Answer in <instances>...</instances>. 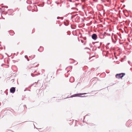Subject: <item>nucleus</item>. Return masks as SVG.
Wrapping results in <instances>:
<instances>
[{
	"label": "nucleus",
	"instance_id": "nucleus-8",
	"mask_svg": "<svg viewBox=\"0 0 132 132\" xmlns=\"http://www.w3.org/2000/svg\"><path fill=\"white\" fill-rule=\"evenodd\" d=\"M70 2H71L72 1H71V0H70Z\"/></svg>",
	"mask_w": 132,
	"mask_h": 132
},
{
	"label": "nucleus",
	"instance_id": "nucleus-5",
	"mask_svg": "<svg viewBox=\"0 0 132 132\" xmlns=\"http://www.w3.org/2000/svg\"><path fill=\"white\" fill-rule=\"evenodd\" d=\"M89 125L90 126H93L94 125H95L92 122H90V123H89Z\"/></svg>",
	"mask_w": 132,
	"mask_h": 132
},
{
	"label": "nucleus",
	"instance_id": "nucleus-6",
	"mask_svg": "<svg viewBox=\"0 0 132 132\" xmlns=\"http://www.w3.org/2000/svg\"><path fill=\"white\" fill-rule=\"evenodd\" d=\"M81 42H82V43H83V40H81Z\"/></svg>",
	"mask_w": 132,
	"mask_h": 132
},
{
	"label": "nucleus",
	"instance_id": "nucleus-1",
	"mask_svg": "<svg viewBox=\"0 0 132 132\" xmlns=\"http://www.w3.org/2000/svg\"><path fill=\"white\" fill-rule=\"evenodd\" d=\"M125 75V73H122L116 74V76L117 78L118 79L122 78Z\"/></svg>",
	"mask_w": 132,
	"mask_h": 132
},
{
	"label": "nucleus",
	"instance_id": "nucleus-4",
	"mask_svg": "<svg viewBox=\"0 0 132 132\" xmlns=\"http://www.w3.org/2000/svg\"><path fill=\"white\" fill-rule=\"evenodd\" d=\"M15 91V88L14 87H12L11 88L10 91L12 93H14Z\"/></svg>",
	"mask_w": 132,
	"mask_h": 132
},
{
	"label": "nucleus",
	"instance_id": "nucleus-3",
	"mask_svg": "<svg viewBox=\"0 0 132 132\" xmlns=\"http://www.w3.org/2000/svg\"><path fill=\"white\" fill-rule=\"evenodd\" d=\"M92 37L93 39L95 40L97 38V35L95 34H93L92 35Z\"/></svg>",
	"mask_w": 132,
	"mask_h": 132
},
{
	"label": "nucleus",
	"instance_id": "nucleus-7",
	"mask_svg": "<svg viewBox=\"0 0 132 132\" xmlns=\"http://www.w3.org/2000/svg\"><path fill=\"white\" fill-rule=\"evenodd\" d=\"M25 57L26 58L27 57V56H25Z\"/></svg>",
	"mask_w": 132,
	"mask_h": 132
},
{
	"label": "nucleus",
	"instance_id": "nucleus-2",
	"mask_svg": "<svg viewBox=\"0 0 132 132\" xmlns=\"http://www.w3.org/2000/svg\"><path fill=\"white\" fill-rule=\"evenodd\" d=\"M86 93H81L79 94H76L72 95L71 96V97H81L80 95L86 94Z\"/></svg>",
	"mask_w": 132,
	"mask_h": 132
}]
</instances>
